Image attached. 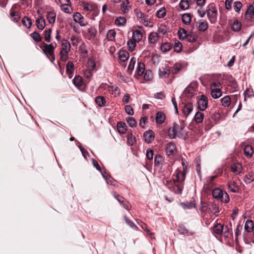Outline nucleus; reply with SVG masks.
<instances>
[{
    "label": "nucleus",
    "mask_w": 254,
    "mask_h": 254,
    "mask_svg": "<svg viewBox=\"0 0 254 254\" xmlns=\"http://www.w3.org/2000/svg\"><path fill=\"white\" fill-rule=\"evenodd\" d=\"M144 138L145 141L147 143H151L154 138V135L153 131L149 130L144 132Z\"/></svg>",
    "instance_id": "13"
},
{
    "label": "nucleus",
    "mask_w": 254,
    "mask_h": 254,
    "mask_svg": "<svg viewBox=\"0 0 254 254\" xmlns=\"http://www.w3.org/2000/svg\"><path fill=\"white\" fill-rule=\"evenodd\" d=\"M36 24L37 28L42 30L45 27V20L42 18L41 16H39L36 20Z\"/></svg>",
    "instance_id": "23"
},
{
    "label": "nucleus",
    "mask_w": 254,
    "mask_h": 254,
    "mask_svg": "<svg viewBox=\"0 0 254 254\" xmlns=\"http://www.w3.org/2000/svg\"><path fill=\"white\" fill-rule=\"evenodd\" d=\"M182 66L179 64H175L172 69H170L171 72L173 74H177L181 69Z\"/></svg>",
    "instance_id": "53"
},
{
    "label": "nucleus",
    "mask_w": 254,
    "mask_h": 254,
    "mask_svg": "<svg viewBox=\"0 0 254 254\" xmlns=\"http://www.w3.org/2000/svg\"><path fill=\"white\" fill-rule=\"evenodd\" d=\"M172 48V46L169 43H165L162 44L161 50L163 52H166L170 51Z\"/></svg>",
    "instance_id": "52"
},
{
    "label": "nucleus",
    "mask_w": 254,
    "mask_h": 254,
    "mask_svg": "<svg viewBox=\"0 0 254 254\" xmlns=\"http://www.w3.org/2000/svg\"><path fill=\"white\" fill-rule=\"evenodd\" d=\"M129 58V54L126 51H120L119 53V59L122 62L126 61Z\"/></svg>",
    "instance_id": "42"
},
{
    "label": "nucleus",
    "mask_w": 254,
    "mask_h": 254,
    "mask_svg": "<svg viewBox=\"0 0 254 254\" xmlns=\"http://www.w3.org/2000/svg\"><path fill=\"white\" fill-rule=\"evenodd\" d=\"M158 39V35L156 32H151L148 37V40L150 43L155 44Z\"/></svg>",
    "instance_id": "35"
},
{
    "label": "nucleus",
    "mask_w": 254,
    "mask_h": 254,
    "mask_svg": "<svg viewBox=\"0 0 254 254\" xmlns=\"http://www.w3.org/2000/svg\"><path fill=\"white\" fill-rule=\"evenodd\" d=\"M245 100L247 98H252L254 97V92L252 89L247 88L245 93Z\"/></svg>",
    "instance_id": "51"
},
{
    "label": "nucleus",
    "mask_w": 254,
    "mask_h": 254,
    "mask_svg": "<svg viewBox=\"0 0 254 254\" xmlns=\"http://www.w3.org/2000/svg\"><path fill=\"white\" fill-rule=\"evenodd\" d=\"M208 212L216 214L219 212V208L215 204H211L208 207Z\"/></svg>",
    "instance_id": "41"
},
{
    "label": "nucleus",
    "mask_w": 254,
    "mask_h": 254,
    "mask_svg": "<svg viewBox=\"0 0 254 254\" xmlns=\"http://www.w3.org/2000/svg\"><path fill=\"white\" fill-rule=\"evenodd\" d=\"M231 171L236 175L240 174L242 170V166L239 163L234 164L231 168Z\"/></svg>",
    "instance_id": "25"
},
{
    "label": "nucleus",
    "mask_w": 254,
    "mask_h": 254,
    "mask_svg": "<svg viewBox=\"0 0 254 254\" xmlns=\"http://www.w3.org/2000/svg\"><path fill=\"white\" fill-rule=\"evenodd\" d=\"M126 121L129 124L130 127H134L136 126V122L134 118L131 117H128L126 119Z\"/></svg>",
    "instance_id": "57"
},
{
    "label": "nucleus",
    "mask_w": 254,
    "mask_h": 254,
    "mask_svg": "<svg viewBox=\"0 0 254 254\" xmlns=\"http://www.w3.org/2000/svg\"><path fill=\"white\" fill-rule=\"evenodd\" d=\"M254 181V173L250 172L248 175L245 176L244 181L247 184H250Z\"/></svg>",
    "instance_id": "38"
},
{
    "label": "nucleus",
    "mask_w": 254,
    "mask_h": 254,
    "mask_svg": "<svg viewBox=\"0 0 254 254\" xmlns=\"http://www.w3.org/2000/svg\"><path fill=\"white\" fill-rule=\"evenodd\" d=\"M136 59L134 57H132L130 59L128 66V70L130 71L131 72L134 68V65L136 63Z\"/></svg>",
    "instance_id": "58"
},
{
    "label": "nucleus",
    "mask_w": 254,
    "mask_h": 254,
    "mask_svg": "<svg viewBox=\"0 0 254 254\" xmlns=\"http://www.w3.org/2000/svg\"><path fill=\"white\" fill-rule=\"evenodd\" d=\"M69 52H64L61 51H60V55L61 57V59L63 62L66 61L68 59V54Z\"/></svg>",
    "instance_id": "60"
},
{
    "label": "nucleus",
    "mask_w": 254,
    "mask_h": 254,
    "mask_svg": "<svg viewBox=\"0 0 254 254\" xmlns=\"http://www.w3.org/2000/svg\"><path fill=\"white\" fill-rule=\"evenodd\" d=\"M195 91V90L193 87L189 86L184 90V94L188 98H191L194 95Z\"/></svg>",
    "instance_id": "24"
},
{
    "label": "nucleus",
    "mask_w": 254,
    "mask_h": 254,
    "mask_svg": "<svg viewBox=\"0 0 254 254\" xmlns=\"http://www.w3.org/2000/svg\"><path fill=\"white\" fill-rule=\"evenodd\" d=\"M153 74L150 70H146L144 72V79L146 81H150L153 79Z\"/></svg>",
    "instance_id": "49"
},
{
    "label": "nucleus",
    "mask_w": 254,
    "mask_h": 254,
    "mask_svg": "<svg viewBox=\"0 0 254 254\" xmlns=\"http://www.w3.org/2000/svg\"><path fill=\"white\" fill-rule=\"evenodd\" d=\"M208 99L204 95H201L197 99V108L201 111H204L207 108Z\"/></svg>",
    "instance_id": "5"
},
{
    "label": "nucleus",
    "mask_w": 254,
    "mask_h": 254,
    "mask_svg": "<svg viewBox=\"0 0 254 254\" xmlns=\"http://www.w3.org/2000/svg\"><path fill=\"white\" fill-rule=\"evenodd\" d=\"M212 194L215 199L220 200L222 202L227 203L229 201L230 198L228 193L218 188H215L212 190Z\"/></svg>",
    "instance_id": "2"
},
{
    "label": "nucleus",
    "mask_w": 254,
    "mask_h": 254,
    "mask_svg": "<svg viewBox=\"0 0 254 254\" xmlns=\"http://www.w3.org/2000/svg\"><path fill=\"white\" fill-rule=\"evenodd\" d=\"M179 5L180 8L183 10L187 9L189 7V4L188 0H181Z\"/></svg>",
    "instance_id": "59"
},
{
    "label": "nucleus",
    "mask_w": 254,
    "mask_h": 254,
    "mask_svg": "<svg viewBox=\"0 0 254 254\" xmlns=\"http://www.w3.org/2000/svg\"><path fill=\"white\" fill-rule=\"evenodd\" d=\"M97 34V30L94 27H91L88 29L86 34V38L88 40L93 39Z\"/></svg>",
    "instance_id": "18"
},
{
    "label": "nucleus",
    "mask_w": 254,
    "mask_h": 254,
    "mask_svg": "<svg viewBox=\"0 0 254 254\" xmlns=\"http://www.w3.org/2000/svg\"><path fill=\"white\" fill-rule=\"evenodd\" d=\"M166 14V9L164 7H162L157 12L156 15L159 18H163Z\"/></svg>",
    "instance_id": "62"
},
{
    "label": "nucleus",
    "mask_w": 254,
    "mask_h": 254,
    "mask_svg": "<svg viewBox=\"0 0 254 254\" xmlns=\"http://www.w3.org/2000/svg\"><path fill=\"white\" fill-rule=\"evenodd\" d=\"M166 119L165 115L162 112H158L155 117V120L157 124H163Z\"/></svg>",
    "instance_id": "21"
},
{
    "label": "nucleus",
    "mask_w": 254,
    "mask_h": 254,
    "mask_svg": "<svg viewBox=\"0 0 254 254\" xmlns=\"http://www.w3.org/2000/svg\"><path fill=\"white\" fill-rule=\"evenodd\" d=\"M134 14L137 20L145 26H151V22L148 16L143 13L139 9L136 8L134 10Z\"/></svg>",
    "instance_id": "3"
},
{
    "label": "nucleus",
    "mask_w": 254,
    "mask_h": 254,
    "mask_svg": "<svg viewBox=\"0 0 254 254\" xmlns=\"http://www.w3.org/2000/svg\"><path fill=\"white\" fill-rule=\"evenodd\" d=\"M182 19L184 24H189L191 21V16L189 13H185L183 14Z\"/></svg>",
    "instance_id": "46"
},
{
    "label": "nucleus",
    "mask_w": 254,
    "mask_h": 254,
    "mask_svg": "<svg viewBox=\"0 0 254 254\" xmlns=\"http://www.w3.org/2000/svg\"><path fill=\"white\" fill-rule=\"evenodd\" d=\"M62 49L61 51H65V52H69L71 48L70 44L69 42L65 40H64L62 42Z\"/></svg>",
    "instance_id": "33"
},
{
    "label": "nucleus",
    "mask_w": 254,
    "mask_h": 254,
    "mask_svg": "<svg viewBox=\"0 0 254 254\" xmlns=\"http://www.w3.org/2000/svg\"><path fill=\"white\" fill-rule=\"evenodd\" d=\"M246 15L247 16L249 15L250 18H251L252 16L254 15V2L252 3L249 6L247 10Z\"/></svg>",
    "instance_id": "44"
},
{
    "label": "nucleus",
    "mask_w": 254,
    "mask_h": 254,
    "mask_svg": "<svg viewBox=\"0 0 254 254\" xmlns=\"http://www.w3.org/2000/svg\"><path fill=\"white\" fill-rule=\"evenodd\" d=\"M211 95L214 99H217L221 96L222 92L220 89H211Z\"/></svg>",
    "instance_id": "37"
},
{
    "label": "nucleus",
    "mask_w": 254,
    "mask_h": 254,
    "mask_svg": "<svg viewBox=\"0 0 254 254\" xmlns=\"http://www.w3.org/2000/svg\"><path fill=\"white\" fill-rule=\"evenodd\" d=\"M241 26V23L238 20H235L232 25V29L234 31L238 32L240 30Z\"/></svg>",
    "instance_id": "47"
},
{
    "label": "nucleus",
    "mask_w": 254,
    "mask_h": 254,
    "mask_svg": "<svg viewBox=\"0 0 254 254\" xmlns=\"http://www.w3.org/2000/svg\"><path fill=\"white\" fill-rule=\"evenodd\" d=\"M126 19L124 17H119L116 19L115 24L117 26H123L126 23Z\"/></svg>",
    "instance_id": "48"
},
{
    "label": "nucleus",
    "mask_w": 254,
    "mask_h": 254,
    "mask_svg": "<svg viewBox=\"0 0 254 254\" xmlns=\"http://www.w3.org/2000/svg\"><path fill=\"white\" fill-rule=\"evenodd\" d=\"M196 26L199 31L204 32L208 28V23L206 21L201 20L197 22Z\"/></svg>",
    "instance_id": "15"
},
{
    "label": "nucleus",
    "mask_w": 254,
    "mask_h": 254,
    "mask_svg": "<svg viewBox=\"0 0 254 254\" xmlns=\"http://www.w3.org/2000/svg\"><path fill=\"white\" fill-rule=\"evenodd\" d=\"M184 128V126L183 124L179 125L176 123H174L173 127L169 128L168 130V135L171 138H174L177 136L185 139L187 137V134Z\"/></svg>",
    "instance_id": "1"
},
{
    "label": "nucleus",
    "mask_w": 254,
    "mask_h": 254,
    "mask_svg": "<svg viewBox=\"0 0 254 254\" xmlns=\"http://www.w3.org/2000/svg\"><path fill=\"white\" fill-rule=\"evenodd\" d=\"M174 190L177 193H181L183 190V185L182 183L173 182Z\"/></svg>",
    "instance_id": "39"
},
{
    "label": "nucleus",
    "mask_w": 254,
    "mask_h": 254,
    "mask_svg": "<svg viewBox=\"0 0 254 254\" xmlns=\"http://www.w3.org/2000/svg\"><path fill=\"white\" fill-rule=\"evenodd\" d=\"M116 32L114 30H110L107 32L106 38L108 41H114L115 40V37Z\"/></svg>",
    "instance_id": "34"
},
{
    "label": "nucleus",
    "mask_w": 254,
    "mask_h": 254,
    "mask_svg": "<svg viewBox=\"0 0 254 254\" xmlns=\"http://www.w3.org/2000/svg\"><path fill=\"white\" fill-rule=\"evenodd\" d=\"M221 100L222 105L224 107H228L231 103V98L229 96H225Z\"/></svg>",
    "instance_id": "43"
},
{
    "label": "nucleus",
    "mask_w": 254,
    "mask_h": 254,
    "mask_svg": "<svg viewBox=\"0 0 254 254\" xmlns=\"http://www.w3.org/2000/svg\"><path fill=\"white\" fill-rule=\"evenodd\" d=\"M170 73V69L169 66L167 65L162 67V68H160L159 70V75L160 78L168 77Z\"/></svg>",
    "instance_id": "11"
},
{
    "label": "nucleus",
    "mask_w": 254,
    "mask_h": 254,
    "mask_svg": "<svg viewBox=\"0 0 254 254\" xmlns=\"http://www.w3.org/2000/svg\"><path fill=\"white\" fill-rule=\"evenodd\" d=\"M136 42L134 41L132 39H129L127 42V49L130 52H133L135 50L136 46Z\"/></svg>",
    "instance_id": "31"
},
{
    "label": "nucleus",
    "mask_w": 254,
    "mask_h": 254,
    "mask_svg": "<svg viewBox=\"0 0 254 254\" xmlns=\"http://www.w3.org/2000/svg\"><path fill=\"white\" fill-rule=\"evenodd\" d=\"M127 139L128 144L130 145H133L135 142V137L131 133L127 134Z\"/></svg>",
    "instance_id": "63"
},
{
    "label": "nucleus",
    "mask_w": 254,
    "mask_h": 254,
    "mask_svg": "<svg viewBox=\"0 0 254 254\" xmlns=\"http://www.w3.org/2000/svg\"><path fill=\"white\" fill-rule=\"evenodd\" d=\"M182 44L179 41H176L175 43L174 47V50L176 52L179 53L182 51Z\"/></svg>",
    "instance_id": "64"
},
{
    "label": "nucleus",
    "mask_w": 254,
    "mask_h": 254,
    "mask_svg": "<svg viewBox=\"0 0 254 254\" xmlns=\"http://www.w3.org/2000/svg\"><path fill=\"white\" fill-rule=\"evenodd\" d=\"M176 145L172 142L168 143L166 147V152L168 155H173L176 150Z\"/></svg>",
    "instance_id": "22"
},
{
    "label": "nucleus",
    "mask_w": 254,
    "mask_h": 254,
    "mask_svg": "<svg viewBox=\"0 0 254 254\" xmlns=\"http://www.w3.org/2000/svg\"><path fill=\"white\" fill-rule=\"evenodd\" d=\"M143 37L142 33L138 30H135L132 33V40L136 42L140 41Z\"/></svg>",
    "instance_id": "19"
},
{
    "label": "nucleus",
    "mask_w": 254,
    "mask_h": 254,
    "mask_svg": "<svg viewBox=\"0 0 254 254\" xmlns=\"http://www.w3.org/2000/svg\"><path fill=\"white\" fill-rule=\"evenodd\" d=\"M56 44H47L43 43L42 51L47 56V57L50 59L49 56H52L53 55V53L56 49Z\"/></svg>",
    "instance_id": "6"
},
{
    "label": "nucleus",
    "mask_w": 254,
    "mask_h": 254,
    "mask_svg": "<svg viewBox=\"0 0 254 254\" xmlns=\"http://www.w3.org/2000/svg\"><path fill=\"white\" fill-rule=\"evenodd\" d=\"M95 102L99 107L105 106L106 101L105 98L102 96H98L95 98Z\"/></svg>",
    "instance_id": "32"
},
{
    "label": "nucleus",
    "mask_w": 254,
    "mask_h": 254,
    "mask_svg": "<svg viewBox=\"0 0 254 254\" xmlns=\"http://www.w3.org/2000/svg\"><path fill=\"white\" fill-rule=\"evenodd\" d=\"M206 13L211 23H215L217 18V10L213 3L208 6Z\"/></svg>",
    "instance_id": "4"
},
{
    "label": "nucleus",
    "mask_w": 254,
    "mask_h": 254,
    "mask_svg": "<svg viewBox=\"0 0 254 254\" xmlns=\"http://www.w3.org/2000/svg\"><path fill=\"white\" fill-rule=\"evenodd\" d=\"M178 232L181 234L190 235H192V233L189 232V231L186 229V228L183 225H180L178 229Z\"/></svg>",
    "instance_id": "45"
},
{
    "label": "nucleus",
    "mask_w": 254,
    "mask_h": 254,
    "mask_svg": "<svg viewBox=\"0 0 254 254\" xmlns=\"http://www.w3.org/2000/svg\"><path fill=\"white\" fill-rule=\"evenodd\" d=\"M73 21L79 24L81 26H85L88 22L86 21L84 17L79 12H75L73 15Z\"/></svg>",
    "instance_id": "7"
},
{
    "label": "nucleus",
    "mask_w": 254,
    "mask_h": 254,
    "mask_svg": "<svg viewBox=\"0 0 254 254\" xmlns=\"http://www.w3.org/2000/svg\"><path fill=\"white\" fill-rule=\"evenodd\" d=\"M245 231L248 233L252 232L254 229V223L252 220H247L244 226Z\"/></svg>",
    "instance_id": "14"
},
{
    "label": "nucleus",
    "mask_w": 254,
    "mask_h": 254,
    "mask_svg": "<svg viewBox=\"0 0 254 254\" xmlns=\"http://www.w3.org/2000/svg\"><path fill=\"white\" fill-rule=\"evenodd\" d=\"M228 187L230 190L233 192H237L239 191V188L237 183L232 181H229L227 183Z\"/></svg>",
    "instance_id": "20"
},
{
    "label": "nucleus",
    "mask_w": 254,
    "mask_h": 254,
    "mask_svg": "<svg viewBox=\"0 0 254 254\" xmlns=\"http://www.w3.org/2000/svg\"><path fill=\"white\" fill-rule=\"evenodd\" d=\"M56 14L53 11L49 12L47 15V18L48 22L51 24H53L55 22Z\"/></svg>",
    "instance_id": "36"
},
{
    "label": "nucleus",
    "mask_w": 254,
    "mask_h": 254,
    "mask_svg": "<svg viewBox=\"0 0 254 254\" xmlns=\"http://www.w3.org/2000/svg\"><path fill=\"white\" fill-rule=\"evenodd\" d=\"M244 153L247 157H252L254 153V150L252 146L249 145H246L244 149Z\"/></svg>",
    "instance_id": "26"
},
{
    "label": "nucleus",
    "mask_w": 254,
    "mask_h": 254,
    "mask_svg": "<svg viewBox=\"0 0 254 254\" xmlns=\"http://www.w3.org/2000/svg\"><path fill=\"white\" fill-rule=\"evenodd\" d=\"M145 64L142 62H138L136 70V76H142L145 72Z\"/></svg>",
    "instance_id": "16"
},
{
    "label": "nucleus",
    "mask_w": 254,
    "mask_h": 254,
    "mask_svg": "<svg viewBox=\"0 0 254 254\" xmlns=\"http://www.w3.org/2000/svg\"><path fill=\"white\" fill-rule=\"evenodd\" d=\"M66 72L72 75L74 70V64L71 62H68L66 65Z\"/></svg>",
    "instance_id": "40"
},
{
    "label": "nucleus",
    "mask_w": 254,
    "mask_h": 254,
    "mask_svg": "<svg viewBox=\"0 0 254 254\" xmlns=\"http://www.w3.org/2000/svg\"><path fill=\"white\" fill-rule=\"evenodd\" d=\"M203 119L204 114L203 113L198 111L195 113L194 120L196 123L199 124L201 123L203 121Z\"/></svg>",
    "instance_id": "30"
},
{
    "label": "nucleus",
    "mask_w": 254,
    "mask_h": 254,
    "mask_svg": "<svg viewBox=\"0 0 254 254\" xmlns=\"http://www.w3.org/2000/svg\"><path fill=\"white\" fill-rule=\"evenodd\" d=\"M193 106L192 103L188 102L186 103L182 109V112L184 116H188L192 111Z\"/></svg>",
    "instance_id": "9"
},
{
    "label": "nucleus",
    "mask_w": 254,
    "mask_h": 254,
    "mask_svg": "<svg viewBox=\"0 0 254 254\" xmlns=\"http://www.w3.org/2000/svg\"><path fill=\"white\" fill-rule=\"evenodd\" d=\"M130 7V2L128 0L123 1L121 4V10L124 13L128 12Z\"/></svg>",
    "instance_id": "17"
},
{
    "label": "nucleus",
    "mask_w": 254,
    "mask_h": 254,
    "mask_svg": "<svg viewBox=\"0 0 254 254\" xmlns=\"http://www.w3.org/2000/svg\"><path fill=\"white\" fill-rule=\"evenodd\" d=\"M117 128L121 134H125L127 131V125L124 122H119L117 124Z\"/></svg>",
    "instance_id": "27"
},
{
    "label": "nucleus",
    "mask_w": 254,
    "mask_h": 254,
    "mask_svg": "<svg viewBox=\"0 0 254 254\" xmlns=\"http://www.w3.org/2000/svg\"><path fill=\"white\" fill-rule=\"evenodd\" d=\"M51 32L52 30L50 29H49L48 30H46L44 31V39L45 41H46L48 42H50V39L51 37Z\"/></svg>",
    "instance_id": "61"
},
{
    "label": "nucleus",
    "mask_w": 254,
    "mask_h": 254,
    "mask_svg": "<svg viewBox=\"0 0 254 254\" xmlns=\"http://www.w3.org/2000/svg\"><path fill=\"white\" fill-rule=\"evenodd\" d=\"M81 6L83 9L87 12L95 11L97 9V5L93 3H87L82 2Z\"/></svg>",
    "instance_id": "10"
},
{
    "label": "nucleus",
    "mask_w": 254,
    "mask_h": 254,
    "mask_svg": "<svg viewBox=\"0 0 254 254\" xmlns=\"http://www.w3.org/2000/svg\"><path fill=\"white\" fill-rule=\"evenodd\" d=\"M185 179V173L177 169L176 171L175 174L173 175V182L182 183Z\"/></svg>",
    "instance_id": "8"
},
{
    "label": "nucleus",
    "mask_w": 254,
    "mask_h": 254,
    "mask_svg": "<svg viewBox=\"0 0 254 254\" xmlns=\"http://www.w3.org/2000/svg\"><path fill=\"white\" fill-rule=\"evenodd\" d=\"M242 229L243 226L240 223H239L237 226L235 231V240L236 241L238 240V237L241 235Z\"/></svg>",
    "instance_id": "50"
},
{
    "label": "nucleus",
    "mask_w": 254,
    "mask_h": 254,
    "mask_svg": "<svg viewBox=\"0 0 254 254\" xmlns=\"http://www.w3.org/2000/svg\"><path fill=\"white\" fill-rule=\"evenodd\" d=\"M73 83L77 88H80L83 85L82 77L79 75L75 76L73 80Z\"/></svg>",
    "instance_id": "29"
},
{
    "label": "nucleus",
    "mask_w": 254,
    "mask_h": 254,
    "mask_svg": "<svg viewBox=\"0 0 254 254\" xmlns=\"http://www.w3.org/2000/svg\"><path fill=\"white\" fill-rule=\"evenodd\" d=\"M223 231V225L220 223H217L213 227V232L217 235L222 234Z\"/></svg>",
    "instance_id": "28"
},
{
    "label": "nucleus",
    "mask_w": 254,
    "mask_h": 254,
    "mask_svg": "<svg viewBox=\"0 0 254 254\" xmlns=\"http://www.w3.org/2000/svg\"><path fill=\"white\" fill-rule=\"evenodd\" d=\"M23 25L27 28H29L32 25V21L30 18L24 17L22 20Z\"/></svg>",
    "instance_id": "54"
},
{
    "label": "nucleus",
    "mask_w": 254,
    "mask_h": 254,
    "mask_svg": "<svg viewBox=\"0 0 254 254\" xmlns=\"http://www.w3.org/2000/svg\"><path fill=\"white\" fill-rule=\"evenodd\" d=\"M30 36L36 42H40L42 40L41 36L37 32L35 31L31 33Z\"/></svg>",
    "instance_id": "55"
},
{
    "label": "nucleus",
    "mask_w": 254,
    "mask_h": 254,
    "mask_svg": "<svg viewBox=\"0 0 254 254\" xmlns=\"http://www.w3.org/2000/svg\"><path fill=\"white\" fill-rule=\"evenodd\" d=\"M182 31L184 32V37H185L188 41L190 42H194L197 40V36L195 34L191 33L190 34H187V31L184 29L179 30V33H181Z\"/></svg>",
    "instance_id": "12"
},
{
    "label": "nucleus",
    "mask_w": 254,
    "mask_h": 254,
    "mask_svg": "<svg viewBox=\"0 0 254 254\" xmlns=\"http://www.w3.org/2000/svg\"><path fill=\"white\" fill-rule=\"evenodd\" d=\"M124 219L126 223L131 228L135 230L138 229V227L136 226V225L134 224L132 221L130 220L127 216H124Z\"/></svg>",
    "instance_id": "56"
}]
</instances>
